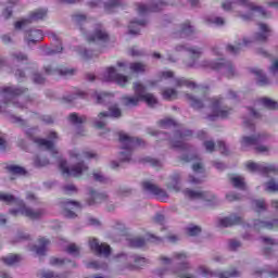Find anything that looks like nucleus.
Segmentation results:
<instances>
[{"label":"nucleus","instance_id":"obj_8","mask_svg":"<svg viewBox=\"0 0 278 278\" xmlns=\"http://www.w3.org/2000/svg\"><path fill=\"white\" fill-rule=\"evenodd\" d=\"M121 152L119 160L122 162H129L131 160V153L136 147L142 146V140L130 137L126 132H119Z\"/></svg>","mask_w":278,"mask_h":278},{"label":"nucleus","instance_id":"obj_48","mask_svg":"<svg viewBox=\"0 0 278 278\" xmlns=\"http://www.w3.org/2000/svg\"><path fill=\"white\" fill-rule=\"evenodd\" d=\"M160 81H164V79H173L175 77V73L170 71H163L157 74Z\"/></svg>","mask_w":278,"mask_h":278},{"label":"nucleus","instance_id":"obj_4","mask_svg":"<svg viewBox=\"0 0 278 278\" xmlns=\"http://www.w3.org/2000/svg\"><path fill=\"white\" fill-rule=\"evenodd\" d=\"M132 90L135 96H124L122 98L123 105H126V108H136L142 101L150 108L157 105V98L153 93H147V86L142 85V83H134Z\"/></svg>","mask_w":278,"mask_h":278},{"label":"nucleus","instance_id":"obj_59","mask_svg":"<svg viewBox=\"0 0 278 278\" xmlns=\"http://www.w3.org/2000/svg\"><path fill=\"white\" fill-rule=\"evenodd\" d=\"M13 58L17 62H23V61L27 60V55H25L23 52H14Z\"/></svg>","mask_w":278,"mask_h":278},{"label":"nucleus","instance_id":"obj_60","mask_svg":"<svg viewBox=\"0 0 278 278\" xmlns=\"http://www.w3.org/2000/svg\"><path fill=\"white\" fill-rule=\"evenodd\" d=\"M135 261V268H140V266H144V258L143 257H134Z\"/></svg>","mask_w":278,"mask_h":278},{"label":"nucleus","instance_id":"obj_39","mask_svg":"<svg viewBox=\"0 0 278 278\" xmlns=\"http://www.w3.org/2000/svg\"><path fill=\"white\" fill-rule=\"evenodd\" d=\"M7 170L9 172V175H15V176L25 175V168L18 165H9L7 167Z\"/></svg>","mask_w":278,"mask_h":278},{"label":"nucleus","instance_id":"obj_57","mask_svg":"<svg viewBox=\"0 0 278 278\" xmlns=\"http://www.w3.org/2000/svg\"><path fill=\"white\" fill-rule=\"evenodd\" d=\"M187 181L190 184V186H199L202 180L197 176H189Z\"/></svg>","mask_w":278,"mask_h":278},{"label":"nucleus","instance_id":"obj_18","mask_svg":"<svg viewBox=\"0 0 278 278\" xmlns=\"http://www.w3.org/2000/svg\"><path fill=\"white\" fill-rule=\"evenodd\" d=\"M90 249L94 251V253H98V255H103L104 257H108L110 253L112 252V249L106 243H99L98 239H91L89 241Z\"/></svg>","mask_w":278,"mask_h":278},{"label":"nucleus","instance_id":"obj_64","mask_svg":"<svg viewBox=\"0 0 278 278\" xmlns=\"http://www.w3.org/2000/svg\"><path fill=\"white\" fill-rule=\"evenodd\" d=\"M74 21L76 22V23H84V21H86V15H84V14H76V15H74Z\"/></svg>","mask_w":278,"mask_h":278},{"label":"nucleus","instance_id":"obj_6","mask_svg":"<svg viewBox=\"0 0 278 278\" xmlns=\"http://www.w3.org/2000/svg\"><path fill=\"white\" fill-rule=\"evenodd\" d=\"M161 265L170 266L173 262H177L179 264L177 269H172V275L180 278H192L189 274H186L188 268H190V263H188V254L186 252H176L173 257L161 256L160 257Z\"/></svg>","mask_w":278,"mask_h":278},{"label":"nucleus","instance_id":"obj_44","mask_svg":"<svg viewBox=\"0 0 278 278\" xmlns=\"http://www.w3.org/2000/svg\"><path fill=\"white\" fill-rule=\"evenodd\" d=\"M266 192H278V180L270 179L268 182L265 184Z\"/></svg>","mask_w":278,"mask_h":278},{"label":"nucleus","instance_id":"obj_46","mask_svg":"<svg viewBox=\"0 0 278 278\" xmlns=\"http://www.w3.org/2000/svg\"><path fill=\"white\" fill-rule=\"evenodd\" d=\"M163 99L170 101L172 99H177V90L175 89H164L162 92Z\"/></svg>","mask_w":278,"mask_h":278},{"label":"nucleus","instance_id":"obj_16","mask_svg":"<svg viewBox=\"0 0 278 278\" xmlns=\"http://www.w3.org/2000/svg\"><path fill=\"white\" fill-rule=\"evenodd\" d=\"M184 194L189 199H202V201H207L208 203L216 201V195L207 191H192L190 189H186L184 190Z\"/></svg>","mask_w":278,"mask_h":278},{"label":"nucleus","instance_id":"obj_42","mask_svg":"<svg viewBox=\"0 0 278 278\" xmlns=\"http://www.w3.org/2000/svg\"><path fill=\"white\" fill-rule=\"evenodd\" d=\"M186 99L189 101L190 105L194 108V110H201V108H203V101L190 94H186Z\"/></svg>","mask_w":278,"mask_h":278},{"label":"nucleus","instance_id":"obj_13","mask_svg":"<svg viewBox=\"0 0 278 278\" xmlns=\"http://www.w3.org/2000/svg\"><path fill=\"white\" fill-rule=\"evenodd\" d=\"M47 16V9H38L30 14V17L27 20H21L15 23V29H23L31 23V21H42Z\"/></svg>","mask_w":278,"mask_h":278},{"label":"nucleus","instance_id":"obj_55","mask_svg":"<svg viewBox=\"0 0 278 278\" xmlns=\"http://www.w3.org/2000/svg\"><path fill=\"white\" fill-rule=\"evenodd\" d=\"M222 8L226 12H229V10H233V2H231V0H224L222 3Z\"/></svg>","mask_w":278,"mask_h":278},{"label":"nucleus","instance_id":"obj_14","mask_svg":"<svg viewBox=\"0 0 278 278\" xmlns=\"http://www.w3.org/2000/svg\"><path fill=\"white\" fill-rule=\"evenodd\" d=\"M267 136L264 134H256L253 136H243L240 140L241 149L247 151L249 147H255V144H260V142H264Z\"/></svg>","mask_w":278,"mask_h":278},{"label":"nucleus","instance_id":"obj_5","mask_svg":"<svg viewBox=\"0 0 278 278\" xmlns=\"http://www.w3.org/2000/svg\"><path fill=\"white\" fill-rule=\"evenodd\" d=\"M270 31V26L261 23L258 24V33H256L253 37L245 36L238 39L235 45H229L227 47V51H229V53H239V51L247 49V47H251L253 42H265V40H268Z\"/></svg>","mask_w":278,"mask_h":278},{"label":"nucleus","instance_id":"obj_2","mask_svg":"<svg viewBox=\"0 0 278 278\" xmlns=\"http://www.w3.org/2000/svg\"><path fill=\"white\" fill-rule=\"evenodd\" d=\"M188 53L192 56L189 61L185 62L187 68H205L206 71H222L226 77H233L236 75V68L230 61L224 59H218L217 61L204 60L201 63H197L194 58H200L203 55V48L190 47L188 48Z\"/></svg>","mask_w":278,"mask_h":278},{"label":"nucleus","instance_id":"obj_30","mask_svg":"<svg viewBox=\"0 0 278 278\" xmlns=\"http://www.w3.org/2000/svg\"><path fill=\"white\" fill-rule=\"evenodd\" d=\"M230 182L235 188H239V190L247 189V184L244 182V178L240 175H231Z\"/></svg>","mask_w":278,"mask_h":278},{"label":"nucleus","instance_id":"obj_7","mask_svg":"<svg viewBox=\"0 0 278 278\" xmlns=\"http://www.w3.org/2000/svg\"><path fill=\"white\" fill-rule=\"evenodd\" d=\"M117 67H108L104 72V81H114L117 86L125 88L131 81V76H126L118 74V71H127L129 68V63L127 61L117 62Z\"/></svg>","mask_w":278,"mask_h":278},{"label":"nucleus","instance_id":"obj_53","mask_svg":"<svg viewBox=\"0 0 278 278\" xmlns=\"http://www.w3.org/2000/svg\"><path fill=\"white\" fill-rule=\"evenodd\" d=\"M254 149L257 153H268L270 151V148L268 146L262 144V142L255 144Z\"/></svg>","mask_w":278,"mask_h":278},{"label":"nucleus","instance_id":"obj_10","mask_svg":"<svg viewBox=\"0 0 278 278\" xmlns=\"http://www.w3.org/2000/svg\"><path fill=\"white\" fill-rule=\"evenodd\" d=\"M204 103L208 106V121H216V118H227L231 113L230 110H226L223 105V98H213L211 100H204Z\"/></svg>","mask_w":278,"mask_h":278},{"label":"nucleus","instance_id":"obj_27","mask_svg":"<svg viewBox=\"0 0 278 278\" xmlns=\"http://www.w3.org/2000/svg\"><path fill=\"white\" fill-rule=\"evenodd\" d=\"M26 41L28 45H31V42H40L42 38H45V35L42 34V30L34 29L28 33H26Z\"/></svg>","mask_w":278,"mask_h":278},{"label":"nucleus","instance_id":"obj_63","mask_svg":"<svg viewBox=\"0 0 278 278\" xmlns=\"http://www.w3.org/2000/svg\"><path fill=\"white\" fill-rule=\"evenodd\" d=\"M192 168L195 173H203V164L201 162L194 163Z\"/></svg>","mask_w":278,"mask_h":278},{"label":"nucleus","instance_id":"obj_54","mask_svg":"<svg viewBox=\"0 0 278 278\" xmlns=\"http://www.w3.org/2000/svg\"><path fill=\"white\" fill-rule=\"evenodd\" d=\"M161 126L164 129H168V127H175V122H174V119L165 118V119L161 121Z\"/></svg>","mask_w":278,"mask_h":278},{"label":"nucleus","instance_id":"obj_3","mask_svg":"<svg viewBox=\"0 0 278 278\" xmlns=\"http://www.w3.org/2000/svg\"><path fill=\"white\" fill-rule=\"evenodd\" d=\"M0 201H2V203H7L8 205H14V207L10 208L9 211L11 216H25L26 218L36 220L45 214V210H31L25 205L23 200L15 198L10 193L0 192Z\"/></svg>","mask_w":278,"mask_h":278},{"label":"nucleus","instance_id":"obj_33","mask_svg":"<svg viewBox=\"0 0 278 278\" xmlns=\"http://www.w3.org/2000/svg\"><path fill=\"white\" fill-rule=\"evenodd\" d=\"M205 23L206 25H213L214 27H222V25H225V18L210 15L205 17Z\"/></svg>","mask_w":278,"mask_h":278},{"label":"nucleus","instance_id":"obj_56","mask_svg":"<svg viewBox=\"0 0 278 278\" xmlns=\"http://www.w3.org/2000/svg\"><path fill=\"white\" fill-rule=\"evenodd\" d=\"M204 148L207 153H213V151L216 149V144H214L213 141H206L204 142Z\"/></svg>","mask_w":278,"mask_h":278},{"label":"nucleus","instance_id":"obj_21","mask_svg":"<svg viewBox=\"0 0 278 278\" xmlns=\"http://www.w3.org/2000/svg\"><path fill=\"white\" fill-rule=\"evenodd\" d=\"M89 197V205H100V203H108L110 201V195L105 192L90 190Z\"/></svg>","mask_w":278,"mask_h":278},{"label":"nucleus","instance_id":"obj_11","mask_svg":"<svg viewBox=\"0 0 278 278\" xmlns=\"http://www.w3.org/2000/svg\"><path fill=\"white\" fill-rule=\"evenodd\" d=\"M23 92H25V89H16L14 87H3L1 91V97L4 103H7V105H10V101H12L15 108H24V105H20L18 103H16V97H20V94H23Z\"/></svg>","mask_w":278,"mask_h":278},{"label":"nucleus","instance_id":"obj_29","mask_svg":"<svg viewBox=\"0 0 278 278\" xmlns=\"http://www.w3.org/2000/svg\"><path fill=\"white\" fill-rule=\"evenodd\" d=\"M181 181V176L175 175L172 177L170 181L167 184L168 190L172 192H179L181 190V186L179 185Z\"/></svg>","mask_w":278,"mask_h":278},{"label":"nucleus","instance_id":"obj_25","mask_svg":"<svg viewBox=\"0 0 278 278\" xmlns=\"http://www.w3.org/2000/svg\"><path fill=\"white\" fill-rule=\"evenodd\" d=\"M166 2L164 0H155V5L148 7L146 4H137V12L139 14H147V12H157L160 5H164Z\"/></svg>","mask_w":278,"mask_h":278},{"label":"nucleus","instance_id":"obj_31","mask_svg":"<svg viewBox=\"0 0 278 278\" xmlns=\"http://www.w3.org/2000/svg\"><path fill=\"white\" fill-rule=\"evenodd\" d=\"M253 75L256 77V81L260 86H267L269 84L268 78L264 74V72L260 68L252 70Z\"/></svg>","mask_w":278,"mask_h":278},{"label":"nucleus","instance_id":"obj_49","mask_svg":"<svg viewBox=\"0 0 278 278\" xmlns=\"http://www.w3.org/2000/svg\"><path fill=\"white\" fill-rule=\"evenodd\" d=\"M187 233L188 236H199V233H201V227L197 225H190L187 227Z\"/></svg>","mask_w":278,"mask_h":278},{"label":"nucleus","instance_id":"obj_22","mask_svg":"<svg viewBox=\"0 0 278 278\" xmlns=\"http://www.w3.org/2000/svg\"><path fill=\"white\" fill-rule=\"evenodd\" d=\"M254 229L257 231L262 229H268L269 231H276L278 229V220L277 219H269V220H255L253 225Z\"/></svg>","mask_w":278,"mask_h":278},{"label":"nucleus","instance_id":"obj_9","mask_svg":"<svg viewBox=\"0 0 278 278\" xmlns=\"http://www.w3.org/2000/svg\"><path fill=\"white\" fill-rule=\"evenodd\" d=\"M112 116L113 118L121 117V109L113 106L109 112H100L98 116L93 119V126L99 130L100 136L108 138L110 129L106 127L108 118Z\"/></svg>","mask_w":278,"mask_h":278},{"label":"nucleus","instance_id":"obj_43","mask_svg":"<svg viewBox=\"0 0 278 278\" xmlns=\"http://www.w3.org/2000/svg\"><path fill=\"white\" fill-rule=\"evenodd\" d=\"M92 177H93L94 181H99L100 184H108V181L110 180L99 169H96V170L92 172Z\"/></svg>","mask_w":278,"mask_h":278},{"label":"nucleus","instance_id":"obj_20","mask_svg":"<svg viewBox=\"0 0 278 278\" xmlns=\"http://www.w3.org/2000/svg\"><path fill=\"white\" fill-rule=\"evenodd\" d=\"M194 34V26L190 25V22L181 24L174 33V38H190Z\"/></svg>","mask_w":278,"mask_h":278},{"label":"nucleus","instance_id":"obj_15","mask_svg":"<svg viewBox=\"0 0 278 278\" xmlns=\"http://www.w3.org/2000/svg\"><path fill=\"white\" fill-rule=\"evenodd\" d=\"M142 186L146 192H150V194L156 195L159 201H168V193L164 189H160V187H157L155 184L151 181H144Z\"/></svg>","mask_w":278,"mask_h":278},{"label":"nucleus","instance_id":"obj_62","mask_svg":"<svg viewBox=\"0 0 278 278\" xmlns=\"http://www.w3.org/2000/svg\"><path fill=\"white\" fill-rule=\"evenodd\" d=\"M49 164L48 160L37 157L35 160V166H47Z\"/></svg>","mask_w":278,"mask_h":278},{"label":"nucleus","instance_id":"obj_26","mask_svg":"<svg viewBox=\"0 0 278 278\" xmlns=\"http://www.w3.org/2000/svg\"><path fill=\"white\" fill-rule=\"evenodd\" d=\"M89 42H105L108 40V33L103 28L96 29L94 34L87 37Z\"/></svg>","mask_w":278,"mask_h":278},{"label":"nucleus","instance_id":"obj_1","mask_svg":"<svg viewBox=\"0 0 278 278\" xmlns=\"http://www.w3.org/2000/svg\"><path fill=\"white\" fill-rule=\"evenodd\" d=\"M58 140H60L58 132L50 131L48 139L37 138L35 142L41 147V149L50 151L52 157H59L58 166L64 177H81V175L88 173V165L84 163V160H92L97 157V153L92 151L79 152V150H71L68 156L72 165H68V162L60 156V151L55 148Z\"/></svg>","mask_w":278,"mask_h":278},{"label":"nucleus","instance_id":"obj_28","mask_svg":"<svg viewBox=\"0 0 278 278\" xmlns=\"http://www.w3.org/2000/svg\"><path fill=\"white\" fill-rule=\"evenodd\" d=\"M144 25H147V21L141 20V21H132L130 22L129 26H128V31L129 34H131L132 36H136L138 34H140V28L144 27Z\"/></svg>","mask_w":278,"mask_h":278},{"label":"nucleus","instance_id":"obj_38","mask_svg":"<svg viewBox=\"0 0 278 278\" xmlns=\"http://www.w3.org/2000/svg\"><path fill=\"white\" fill-rule=\"evenodd\" d=\"M93 99H96L97 103H103V101H108V99H112L113 94L110 92L101 91L94 92Z\"/></svg>","mask_w":278,"mask_h":278},{"label":"nucleus","instance_id":"obj_58","mask_svg":"<svg viewBox=\"0 0 278 278\" xmlns=\"http://www.w3.org/2000/svg\"><path fill=\"white\" fill-rule=\"evenodd\" d=\"M87 225H90L91 227H99V225H101V223L99 222V219H97L92 216H89L87 218Z\"/></svg>","mask_w":278,"mask_h":278},{"label":"nucleus","instance_id":"obj_24","mask_svg":"<svg viewBox=\"0 0 278 278\" xmlns=\"http://www.w3.org/2000/svg\"><path fill=\"white\" fill-rule=\"evenodd\" d=\"M242 223V217L232 214L226 217H222L217 220L218 227H233V225H240Z\"/></svg>","mask_w":278,"mask_h":278},{"label":"nucleus","instance_id":"obj_35","mask_svg":"<svg viewBox=\"0 0 278 278\" xmlns=\"http://www.w3.org/2000/svg\"><path fill=\"white\" fill-rule=\"evenodd\" d=\"M188 136H192V131L186 130L179 137L176 136L175 139L172 141L173 147L180 148L184 144V139L188 138Z\"/></svg>","mask_w":278,"mask_h":278},{"label":"nucleus","instance_id":"obj_34","mask_svg":"<svg viewBox=\"0 0 278 278\" xmlns=\"http://www.w3.org/2000/svg\"><path fill=\"white\" fill-rule=\"evenodd\" d=\"M14 5H18V0L8 1V7L2 11V18H4V21L12 18V8H14Z\"/></svg>","mask_w":278,"mask_h":278},{"label":"nucleus","instance_id":"obj_61","mask_svg":"<svg viewBox=\"0 0 278 278\" xmlns=\"http://www.w3.org/2000/svg\"><path fill=\"white\" fill-rule=\"evenodd\" d=\"M226 199H227V201H229L231 203L233 201H238L240 199V195H238L233 192H230V193L226 194Z\"/></svg>","mask_w":278,"mask_h":278},{"label":"nucleus","instance_id":"obj_40","mask_svg":"<svg viewBox=\"0 0 278 278\" xmlns=\"http://www.w3.org/2000/svg\"><path fill=\"white\" fill-rule=\"evenodd\" d=\"M261 103L264 105V108H267V110H277L278 109V102L273 99H269V98L261 99Z\"/></svg>","mask_w":278,"mask_h":278},{"label":"nucleus","instance_id":"obj_17","mask_svg":"<svg viewBox=\"0 0 278 278\" xmlns=\"http://www.w3.org/2000/svg\"><path fill=\"white\" fill-rule=\"evenodd\" d=\"M147 242H162V239L160 237H156L155 235L146 233L144 238L141 237H135L129 240L130 247H135L137 249H140V247H144Z\"/></svg>","mask_w":278,"mask_h":278},{"label":"nucleus","instance_id":"obj_45","mask_svg":"<svg viewBox=\"0 0 278 278\" xmlns=\"http://www.w3.org/2000/svg\"><path fill=\"white\" fill-rule=\"evenodd\" d=\"M39 278H62V277H66V275H58L51 270H41L38 274Z\"/></svg>","mask_w":278,"mask_h":278},{"label":"nucleus","instance_id":"obj_47","mask_svg":"<svg viewBox=\"0 0 278 278\" xmlns=\"http://www.w3.org/2000/svg\"><path fill=\"white\" fill-rule=\"evenodd\" d=\"M70 121L74 125H81V123H86V116H79L77 113H72L70 115Z\"/></svg>","mask_w":278,"mask_h":278},{"label":"nucleus","instance_id":"obj_32","mask_svg":"<svg viewBox=\"0 0 278 278\" xmlns=\"http://www.w3.org/2000/svg\"><path fill=\"white\" fill-rule=\"evenodd\" d=\"M174 85L177 88H181L184 86H186V88H190V89L197 88V84H194V81L186 79V78H175L174 79Z\"/></svg>","mask_w":278,"mask_h":278},{"label":"nucleus","instance_id":"obj_23","mask_svg":"<svg viewBox=\"0 0 278 278\" xmlns=\"http://www.w3.org/2000/svg\"><path fill=\"white\" fill-rule=\"evenodd\" d=\"M63 210L66 218H75L77 216L75 212L81 210V204H79V202L68 201L63 204Z\"/></svg>","mask_w":278,"mask_h":278},{"label":"nucleus","instance_id":"obj_51","mask_svg":"<svg viewBox=\"0 0 278 278\" xmlns=\"http://www.w3.org/2000/svg\"><path fill=\"white\" fill-rule=\"evenodd\" d=\"M253 207L256 212H262L266 210V203L264 202V200H255L253 202Z\"/></svg>","mask_w":278,"mask_h":278},{"label":"nucleus","instance_id":"obj_19","mask_svg":"<svg viewBox=\"0 0 278 278\" xmlns=\"http://www.w3.org/2000/svg\"><path fill=\"white\" fill-rule=\"evenodd\" d=\"M200 275H202V277H213V275H215V277L218 278H229V277H237L238 276V271L236 270H231V271H219V273H212L210 271V268L202 266L199 268Z\"/></svg>","mask_w":278,"mask_h":278},{"label":"nucleus","instance_id":"obj_41","mask_svg":"<svg viewBox=\"0 0 278 278\" xmlns=\"http://www.w3.org/2000/svg\"><path fill=\"white\" fill-rule=\"evenodd\" d=\"M38 242H39V245H37L34 249V251H36V253H38L40 255V254L45 253V248L49 247L50 241L47 238H40L38 240Z\"/></svg>","mask_w":278,"mask_h":278},{"label":"nucleus","instance_id":"obj_50","mask_svg":"<svg viewBox=\"0 0 278 278\" xmlns=\"http://www.w3.org/2000/svg\"><path fill=\"white\" fill-rule=\"evenodd\" d=\"M269 74L278 78V59H274L271 61V65L269 66Z\"/></svg>","mask_w":278,"mask_h":278},{"label":"nucleus","instance_id":"obj_37","mask_svg":"<svg viewBox=\"0 0 278 278\" xmlns=\"http://www.w3.org/2000/svg\"><path fill=\"white\" fill-rule=\"evenodd\" d=\"M128 67L132 73H146L147 71V64L140 62L130 63Z\"/></svg>","mask_w":278,"mask_h":278},{"label":"nucleus","instance_id":"obj_36","mask_svg":"<svg viewBox=\"0 0 278 278\" xmlns=\"http://www.w3.org/2000/svg\"><path fill=\"white\" fill-rule=\"evenodd\" d=\"M3 264L5 266H14V264H18L21 262V256L16 254H10L2 258Z\"/></svg>","mask_w":278,"mask_h":278},{"label":"nucleus","instance_id":"obj_52","mask_svg":"<svg viewBox=\"0 0 278 278\" xmlns=\"http://www.w3.org/2000/svg\"><path fill=\"white\" fill-rule=\"evenodd\" d=\"M66 252L70 255H79V247H77V244H75V243H71L67 245Z\"/></svg>","mask_w":278,"mask_h":278},{"label":"nucleus","instance_id":"obj_12","mask_svg":"<svg viewBox=\"0 0 278 278\" xmlns=\"http://www.w3.org/2000/svg\"><path fill=\"white\" fill-rule=\"evenodd\" d=\"M245 167L250 170V173H262L265 175L277 173V167L275 165L260 164L252 161H249L245 164Z\"/></svg>","mask_w":278,"mask_h":278}]
</instances>
